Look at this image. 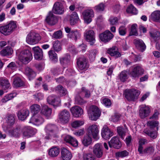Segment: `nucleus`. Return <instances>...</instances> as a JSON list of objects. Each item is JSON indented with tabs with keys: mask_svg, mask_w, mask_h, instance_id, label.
Segmentation results:
<instances>
[{
	"mask_svg": "<svg viewBox=\"0 0 160 160\" xmlns=\"http://www.w3.org/2000/svg\"><path fill=\"white\" fill-rule=\"evenodd\" d=\"M34 52V56L36 60H40L42 58L43 52L42 49L38 46L32 48Z\"/></svg>",
	"mask_w": 160,
	"mask_h": 160,
	"instance_id": "26",
	"label": "nucleus"
},
{
	"mask_svg": "<svg viewBox=\"0 0 160 160\" xmlns=\"http://www.w3.org/2000/svg\"><path fill=\"white\" fill-rule=\"evenodd\" d=\"M117 132L121 138L123 139L125 135L126 129L120 126L117 128Z\"/></svg>",
	"mask_w": 160,
	"mask_h": 160,
	"instance_id": "48",
	"label": "nucleus"
},
{
	"mask_svg": "<svg viewBox=\"0 0 160 160\" xmlns=\"http://www.w3.org/2000/svg\"><path fill=\"white\" fill-rule=\"evenodd\" d=\"M16 95L17 94L16 93H10L4 96L2 99V102L5 103L13 98L16 96Z\"/></svg>",
	"mask_w": 160,
	"mask_h": 160,
	"instance_id": "46",
	"label": "nucleus"
},
{
	"mask_svg": "<svg viewBox=\"0 0 160 160\" xmlns=\"http://www.w3.org/2000/svg\"><path fill=\"white\" fill-rule=\"evenodd\" d=\"M107 53L111 56H113L116 58H118L121 56V53L118 51V48L116 47H113L108 49Z\"/></svg>",
	"mask_w": 160,
	"mask_h": 160,
	"instance_id": "29",
	"label": "nucleus"
},
{
	"mask_svg": "<svg viewBox=\"0 0 160 160\" xmlns=\"http://www.w3.org/2000/svg\"><path fill=\"white\" fill-rule=\"evenodd\" d=\"M75 101L76 103L78 104L82 105L86 103V101L79 95H77L75 98Z\"/></svg>",
	"mask_w": 160,
	"mask_h": 160,
	"instance_id": "57",
	"label": "nucleus"
},
{
	"mask_svg": "<svg viewBox=\"0 0 160 160\" xmlns=\"http://www.w3.org/2000/svg\"><path fill=\"white\" fill-rule=\"evenodd\" d=\"M139 94V92L135 89L126 90L124 93L125 98L129 101H134L137 99Z\"/></svg>",
	"mask_w": 160,
	"mask_h": 160,
	"instance_id": "7",
	"label": "nucleus"
},
{
	"mask_svg": "<svg viewBox=\"0 0 160 160\" xmlns=\"http://www.w3.org/2000/svg\"><path fill=\"white\" fill-rule=\"evenodd\" d=\"M30 108L32 112L35 114L39 112L41 107L39 105L34 104L30 107Z\"/></svg>",
	"mask_w": 160,
	"mask_h": 160,
	"instance_id": "50",
	"label": "nucleus"
},
{
	"mask_svg": "<svg viewBox=\"0 0 160 160\" xmlns=\"http://www.w3.org/2000/svg\"><path fill=\"white\" fill-rule=\"evenodd\" d=\"M99 130L98 127L96 124H92L89 126L88 128V135L92 136L93 138L95 139H98V135Z\"/></svg>",
	"mask_w": 160,
	"mask_h": 160,
	"instance_id": "10",
	"label": "nucleus"
},
{
	"mask_svg": "<svg viewBox=\"0 0 160 160\" xmlns=\"http://www.w3.org/2000/svg\"><path fill=\"white\" fill-rule=\"evenodd\" d=\"M17 27L16 22L11 21L7 25L0 27V32L5 36L9 35L13 32Z\"/></svg>",
	"mask_w": 160,
	"mask_h": 160,
	"instance_id": "2",
	"label": "nucleus"
},
{
	"mask_svg": "<svg viewBox=\"0 0 160 160\" xmlns=\"http://www.w3.org/2000/svg\"><path fill=\"white\" fill-rule=\"evenodd\" d=\"M109 146L110 148L113 147L118 149L121 147V144L118 137H114L112 138L111 140L108 142Z\"/></svg>",
	"mask_w": 160,
	"mask_h": 160,
	"instance_id": "22",
	"label": "nucleus"
},
{
	"mask_svg": "<svg viewBox=\"0 0 160 160\" xmlns=\"http://www.w3.org/2000/svg\"><path fill=\"white\" fill-rule=\"evenodd\" d=\"M25 73L28 77L30 80L34 78L36 75L35 71L29 67H27L25 68Z\"/></svg>",
	"mask_w": 160,
	"mask_h": 160,
	"instance_id": "33",
	"label": "nucleus"
},
{
	"mask_svg": "<svg viewBox=\"0 0 160 160\" xmlns=\"http://www.w3.org/2000/svg\"><path fill=\"white\" fill-rule=\"evenodd\" d=\"M60 152L59 149L56 147H53L50 148L48 152L49 156L52 158L57 157Z\"/></svg>",
	"mask_w": 160,
	"mask_h": 160,
	"instance_id": "35",
	"label": "nucleus"
},
{
	"mask_svg": "<svg viewBox=\"0 0 160 160\" xmlns=\"http://www.w3.org/2000/svg\"><path fill=\"white\" fill-rule=\"evenodd\" d=\"M77 64L79 69L86 70L89 67L88 60L84 57H79L77 59Z\"/></svg>",
	"mask_w": 160,
	"mask_h": 160,
	"instance_id": "9",
	"label": "nucleus"
},
{
	"mask_svg": "<svg viewBox=\"0 0 160 160\" xmlns=\"http://www.w3.org/2000/svg\"><path fill=\"white\" fill-rule=\"evenodd\" d=\"M82 142L84 146H88L92 142V138L89 135L84 136L82 140Z\"/></svg>",
	"mask_w": 160,
	"mask_h": 160,
	"instance_id": "40",
	"label": "nucleus"
},
{
	"mask_svg": "<svg viewBox=\"0 0 160 160\" xmlns=\"http://www.w3.org/2000/svg\"><path fill=\"white\" fill-rule=\"evenodd\" d=\"M144 72V70L142 67L137 66L134 67L132 69L130 72V75L133 78H138L143 74Z\"/></svg>",
	"mask_w": 160,
	"mask_h": 160,
	"instance_id": "14",
	"label": "nucleus"
},
{
	"mask_svg": "<svg viewBox=\"0 0 160 160\" xmlns=\"http://www.w3.org/2000/svg\"><path fill=\"white\" fill-rule=\"evenodd\" d=\"M79 18L77 12H73L71 14L70 19L71 25H74L79 20Z\"/></svg>",
	"mask_w": 160,
	"mask_h": 160,
	"instance_id": "43",
	"label": "nucleus"
},
{
	"mask_svg": "<svg viewBox=\"0 0 160 160\" xmlns=\"http://www.w3.org/2000/svg\"><path fill=\"white\" fill-rule=\"evenodd\" d=\"M126 11L128 13L134 14H136L138 13L137 10L132 5H130L127 8Z\"/></svg>",
	"mask_w": 160,
	"mask_h": 160,
	"instance_id": "53",
	"label": "nucleus"
},
{
	"mask_svg": "<svg viewBox=\"0 0 160 160\" xmlns=\"http://www.w3.org/2000/svg\"><path fill=\"white\" fill-rule=\"evenodd\" d=\"M101 135L103 138L108 139L113 135V133L106 125H104L101 130Z\"/></svg>",
	"mask_w": 160,
	"mask_h": 160,
	"instance_id": "19",
	"label": "nucleus"
},
{
	"mask_svg": "<svg viewBox=\"0 0 160 160\" xmlns=\"http://www.w3.org/2000/svg\"><path fill=\"white\" fill-rule=\"evenodd\" d=\"M119 78L122 82H125L128 78V72L125 70L122 71L119 74Z\"/></svg>",
	"mask_w": 160,
	"mask_h": 160,
	"instance_id": "51",
	"label": "nucleus"
},
{
	"mask_svg": "<svg viewBox=\"0 0 160 160\" xmlns=\"http://www.w3.org/2000/svg\"><path fill=\"white\" fill-rule=\"evenodd\" d=\"M84 36L86 40L89 42L91 45H93L95 42V35L92 30H86Z\"/></svg>",
	"mask_w": 160,
	"mask_h": 160,
	"instance_id": "11",
	"label": "nucleus"
},
{
	"mask_svg": "<svg viewBox=\"0 0 160 160\" xmlns=\"http://www.w3.org/2000/svg\"><path fill=\"white\" fill-rule=\"evenodd\" d=\"M0 85L4 90L9 88L10 86L9 81L6 78L4 77L0 78Z\"/></svg>",
	"mask_w": 160,
	"mask_h": 160,
	"instance_id": "31",
	"label": "nucleus"
},
{
	"mask_svg": "<svg viewBox=\"0 0 160 160\" xmlns=\"http://www.w3.org/2000/svg\"><path fill=\"white\" fill-rule=\"evenodd\" d=\"M134 43L136 47L142 52H143L146 48V46L143 41L140 39H135Z\"/></svg>",
	"mask_w": 160,
	"mask_h": 160,
	"instance_id": "32",
	"label": "nucleus"
},
{
	"mask_svg": "<svg viewBox=\"0 0 160 160\" xmlns=\"http://www.w3.org/2000/svg\"><path fill=\"white\" fill-rule=\"evenodd\" d=\"M15 116L12 114H8L6 117V122L7 124L9 127L13 126L15 122Z\"/></svg>",
	"mask_w": 160,
	"mask_h": 160,
	"instance_id": "34",
	"label": "nucleus"
},
{
	"mask_svg": "<svg viewBox=\"0 0 160 160\" xmlns=\"http://www.w3.org/2000/svg\"><path fill=\"white\" fill-rule=\"evenodd\" d=\"M98 52L96 49H92L89 52L88 58L91 61L94 60Z\"/></svg>",
	"mask_w": 160,
	"mask_h": 160,
	"instance_id": "49",
	"label": "nucleus"
},
{
	"mask_svg": "<svg viewBox=\"0 0 160 160\" xmlns=\"http://www.w3.org/2000/svg\"><path fill=\"white\" fill-rule=\"evenodd\" d=\"M116 155L117 156L122 158L128 156V152L126 150H124L116 152Z\"/></svg>",
	"mask_w": 160,
	"mask_h": 160,
	"instance_id": "59",
	"label": "nucleus"
},
{
	"mask_svg": "<svg viewBox=\"0 0 160 160\" xmlns=\"http://www.w3.org/2000/svg\"><path fill=\"white\" fill-rule=\"evenodd\" d=\"M44 121L43 118L40 115H33L30 119V122L37 126L42 124Z\"/></svg>",
	"mask_w": 160,
	"mask_h": 160,
	"instance_id": "24",
	"label": "nucleus"
},
{
	"mask_svg": "<svg viewBox=\"0 0 160 160\" xmlns=\"http://www.w3.org/2000/svg\"><path fill=\"white\" fill-rule=\"evenodd\" d=\"M113 35L109 30H106L99 35L100 39L102 42H107L112 39Z\"/></svg>",
	"mask_w": 160,
	"mask_h": 160,
	"instance_id": "17",
	"label": "nucleus"
},
{
	"mask_svg": "<svg viewBox=\"0 0 160 160\" xmlns=\"http://www.w3.org/2000/svg\"><path fill=\"white\" fill-rule=\"evenodd\" d=\"M29 112L28 110L22 109L18 112L17 116L20 120H23L29 115Z\"/></svg>",
	"mask_w": 160,
	"mask_h": 160,
	"instance_id": "30",
	"label": "nucleus"
},
{
	"mask_svg": "<svg viewBox=\"0 0 160 160\" xmlns=\"http://www.w3.org/2000/svg\"><path fill=\"white\" fill-rule=\"evenodd\" d=\"M84 122L82 121H76L73 122L71 124L72 126L76 128L82 125Z\"/></svg>",
	"mask_w": 160,
	"mask_h": 160,
	"instance_id": "61",
	"label": "nucleus"
},
{
	"mask_svg": "<svg viewBox=\"0 0 160 160\" xmlns=\"http://www.w3.org/2000/svg\"><path fill=\"white\" fill-rule=\"evenodd\" d=\"M2 128L5 132H8L11 137H18L20 135L21 133V127L19 126H16L15 127L10 129V127L7 125L3 124L2 125Z\"/></svg>",
	"mask_w": 160,
	"mask_h": 160,
	"instance_id": "4",
	"label": "nucleus"
},
{
	"mask_svg": "<svg viewBox=\"0 0 160 160\" xmlns=\"http://www.w3.org/2000/svg\"><path fill=\"white\" fill-rule=\"evenodd\" d=\"M52 45L54 51L58 52L61 50V44L60 42L58 40L53 42Z\"/></svg>",
	"mask_w": 160,
	"mask_h": 160,
	"instance_id": "45",
	"label": "nucleus"
},
{
	"mask_svg": "<svg viewBox=\"0 0 160 160\" xmlns=\"http://www.w3.org/2000/svg\"><path fill=\"white\" fill-rule=\"evenodd\" d=\"M110 24L112 25H116L118 23V19L116 17H111L109 19Z\"/></svg>",
	"mask_w": 160,
	"mask_h": 160,
	"instance_id": "63",
	"label": "nucleus"
},
{
	"mask_svg": "<svg viewBox=\"0 0 160 160\" xmlns=\"http://www.w3.org/2000/svg\"><path fill=\"white\" fill-rule=\"evenodd\" d=\"M154 151V147L152 146L148 147L144 150V153L148 154L152 153Z\"/></svg>",
	"mask_w": 160,
	"mask_h": 160,
	"instance_id": "62",
	"label": "nucleus"
},
{
	"mask_svg": "<svg viewBox=\"0 0 160 160\" xmlns=\"http://www.w3.org/2000/svg\"><path fill=\"white\" fill-rule=\"evenodd\" d=\"M72 115L75 117L78 118L83 114V109L80 107L75 106L72 107L70 109Z\"/></svg>",
	"mask_w": 160,
	"mask_h": 160,
	"instance_id": "20",
	"label": "nucleus"
},
{
	"mask_svg": "<svg viewBox=\"0 0 160 160\" xmlns=\"http://www.w3.org/2000/svg\"><path fill=\"white\" fill-rule=\"evenodd\" d=\"M89 118L92 120L95 121L100 115V111L95 106L92 105L88 110Z\"/></svg>",
	"mask_w": 160,
	"mask_h": 160,
	"instance_id": "5",
	"label": "nucleus"
},
{
	"mask_svg": "<svg viewBox=\"0 0 160 160\" xmlns=\"http://www.w3.org/2000/svg\"><path fill=\"white\" fill-rule=\"evenodd\" d=\"M18 58L22 63L27 64L32 60V56L29 50L24 49L20 52Z\"/></svg>",
	"mask_w": 160,
	"mask_h": 160,
	"instance_id": "3",
	"label": "nucleus"
},
{
	"mask_svg": "<svg viewBox=\"0 0 160 160\" xmlns=\"http://www.w3.org/2000/svg\"><path fill=\"white\" fill-rule=\"evenodd\" d=\"M120 117L121 115L120 114L116 113L114 115L112 116L110 119V121L113 122H116L119 120Z\"/></svg>",
	"mask_w": 160,
	"mask_h": 160,
	"instance_id": "60",
	"label": "nucleus"
},
{
	"mask_svg": "<svg viewBox=\"0 0 160 160\" xmlns=\"http://www.w3.org/2000/svg\"><path fill=\"white\" fill-rule=\"evenodd\" d=\"M83 160H94L95 158L92 153H84L83 155Z\"/></svg>",
	"mask_w": 160,
	"mask_h": 160,
	"instance_id": "55",
	"label": "nucleus"
},
{
	"mask_svg": "<svg viewBox=\"0 0 160 160\" xmlns=\"http://www.w3.org/2000/svg\"><path fill=\"white\" fill-rule=\"evenodd\" d=\"M70 56L67 54L64 57L60 58V64L63 67H64L68 65L70 62Z\"/></svg>",
	"mask_w": 160,
	"mask_h": 160,
	"instance_id": "36",
	"label": "nucleus"
},
{
	"mask_svg": "<svg viewBox=\"0 0 160 160\" xmlns=\"http://www.w3.org/2000/svg\"><path fill=\"white\" fill-rule=\"evenodd\" d=\"M41 113L47 117H49L52 113V110L48 106L45 105L43 106L41 111Z\"/></svg>",
	"mask_w": 160,
	"mask_h": 160,
	"instance_id": "38",
	"label": "nucleus"
},
{
	"mask_svg": "<svg viewBox=\"0 0 160 160\" xmlns=\"http://www.w3.org/2000/svg\"><path fill=\"white\" fill-rule=\"evenodd\" d=\"M17 27L16 22L11 21L7 25L0 27V32L5 36L9 35L13 32Z\"/></svg>",
	"mask_w": 160,
	"mask_h": 160,
	"instance_id": "1",
	"label": "nucleus"
},
{
	"mask_svg": "<svg viewBox=\"0 0 160 160\" xmlns=\"http://www.w3.org/2000/svg\"><path fill=\"white\" fill-rule=\"evenodd\" d=\"M58 116L59 120L61 122L66 123L69 121L70 113L68 110L64 109L60 112Z\"/></svg>",
	"mask_w": 160,
	"mask_h": 160,
	"instance_id": "12",
	"label": "nucleus"
},
{
	"mask_svg": "<svg viewBox=\"0 0 160 160\" xmlns=\"http://www.w3.org/2000/svg\"><path fill=\"white\" fill-rule=\"evenodd\" d=\"M13 85L14 87L17 88L23 86L24 83L19 78L16 77L14 79Z\"/></svg>",
	"mask_w": 160,
	"mask_h": 160,
	"instance_id": "42",
	"label": "nucleus"
},
{
	"mask_svg": "<svg viewBox=\"0 0 160 160\" xmlns=\"http://www.w3.org/2000/svg\"><path fill=\"white\" fill-rule=\"evenodd\" d=\"M137 25L136 24H133L132 25L131 30L130 33V35L137 36L138 35L137 31Z\"/></svg>",
	"mask_w": 160,
	"mask_h": 160,
	"instance_id": "56",
	"label": "nucleus"
},
{
	"mask_svg": "<svg viewBox=\"0 0 160 160\" xmlns=\"http://www.w3.org/2000/svg\"><path fill=\"white\" fill-rule=\"evenodd\" d=\"M158 122L157 121H149L147 122V126H149L151 129H153L156 127V130H158Z\"/></svg>",
	"mask_w": 160,
	"mask_h": 160,
	"instance_id": "52",
	"label": "nucleus"
},
{
	"mask_svg": "<svg viewBox=\"0 0 160 160\" xmlns=\"http://www.w3.org/2000/svg\"><path fill=\"white\" fill-rule=\"evenodd\" d=\"M150 18L155 22L160 21V11H155L152 12L150 15Z\"/></svg>",
	"mask_w": 160,
	"mask_h": 160,
	"instance_id": "39",
	"label": "nucleus"
},
{
	"mask_svg": "<svg viewBox=\"0 0 160 160\" xmlns=\"http://www.w3.org/2000/svg\"><path fill=\"white\" fill-rule=\"evenodd\" d=\"M105 5L103 3H101L94 7V9L98 12L102 11L104 10Z\"/></svg>",
	"mask_w": 160,
	"mask_h": 160,
	"instance_id": "58",
	"label": "nucleus"
},
{
	"mask_svg": "<svg viewBox=\"0 0 160 160\" xmlns=\"http://www.w3.org/2000/svg\"><path fill=\"white\" fill-rule=\"evenodd\" d=\"M143 132L153 139L156 138L157 136V132L155 131H150L147 129H145Z\"/></svg>",
	"mask_w": 160,
	"mask_h": 160,
	"instance_id": "47",
	"label": "nucleus"
},
{
	"mask_svg": "<svg viewBox=\"0 0 160 160\" xmlns=\"http://www.w3.org/2000/svg\"><path fill=\"white\" fill-rule=\"evenodd\" d=\"M40 39L41 38L39 34L35 32H31L27 36L26 41L28 43L33 45L38 43Z\"/></svg>",
	"mask_w": 160,
	"mask_h": 160,
	"instance_id": "6",
	"label": "nucleus"
},
{
	"mask_svg": "<svg viewBox=\"0 0 160 160\" xmlns=\"http://www.w3.org/2000/svg\"><path fill=\"white\" fill-rule=\"evenodd\" d=\"M22 132L24 136L29 138L35 135L37 132L36 129L29 126L23 127Z\"/></svg>",
	"mask_w": 160,
	"mask_h": 160,
	"instance_id": "15",
	"label": "nucleus"
},
{
	"mask_svg": "<svg viewBox=\"0 0 160 160\" xmlns=\"http://www.w3.org/2000/svg\"><path fill=\"white\" fill-rule=\"evenodd\" d=\"M46 132L49 135L45 137L46 139H49L50 138L51 136L54 137L56 136V134L58 131V129L57 127L52 124H48L45 128Z\"/></svg>",
	"mask_w": 160,
	"mask_h": 160,
	"instance_id": "8",
	"label": "nucleus"
},
{
	"mask_svg": "<svg viewBox=\"0 0 160 160\" xmlns=\"http://www.w3.org/2000/svg\"><path fill=\"white\" fill-rule=\"evenodd\" d=\"M55 90L58 91L62 95H66L67 92L66 89L61 85H58L56 87Z\"/></svg>",
	"mask_w": 160,
	"mask_h": 160,
	"instance_id": "54",
	"label": "nucleus"
},
{
	"mask_svg": "<svg viewBox=\"0 0 160 160\" xmlns=\"http://www.w3.org/2000/svg\"><path fill=\"white\" fill-rule=\"evenodd\" d=\"M50 59L53 62L56 63L58 61V58L57 54L55 51L53 50H50L48 52Z\"/></svg>",
	"mask_w": 160,
	"mask_h": 160,
	"instance_id": "41",
	"label": "nucleus"
},
{
	"mask_svg": "<svg viewBox=\"0 0 160 160\" xmlns=\"http://www.w3.org/2000/svg\"><path fill=\"white\" fill-rule=\"evenodd\" d=\"M150 112V108L148 106L142 105L139 111V116L141 118H144L149 115Z\"/></svg>",
	"mask_w": 160,
	"mask_h": 160,
	"instance_id": "23",
	"label": "nucleus"
},
{
	"mask_svg": "<svg viewBox=\"0 0 160 160\" xmlns=\"http://www.w3.org/2000/svg\"><path fill=\"white\" fill-rule=\"evenodd\" d=\"M93 154L98 158H101L103 154V147L100 143L95 144L93 148Z\"/></svg>",
	"mask_w": 160,
	"mask_h": 160,
	"instance_id": "18",
	"label": "nucleus"
},
{
	"mask_svg": "<svg viewBox=\"0 0 160 160\" xmlns=\"http://www.w3.org/2000/svg\"><path fill=\"white\" fill-rule=\"evenodd\" d=\"M61 154L62 160H70L72 157L71 152L65 148L62 149Z\"/></svg>",
	"mask_w": 160,
	"mask_h": 160,
	"instance_id": "27",
	"label": "nucleus"
},
{
	"mask_svg": "<svg viewBox=\"0 0 160 160\" xmlns=\"http://www.w3.org/2000/svg\"><path fill=\"white\" fill-rule=\"evenodd\" d=\"M82 15L85 22L88 24L92 21V19L94 16V13L92 9H88L83 12Z\"/></svg>",
	"mask_w": 160,
	"mask_h": 160,
	"instance_id": "13",
	"label": "nucleus"
},
{
	"mask_svg": "<svg viewBox=\"0 0 160 160\" xmlns=\"http://www.w3.org/2000/svg\"><path fill=\"white\" fill-rule=\"evenodd\" d=\"M45 20L49 24L53 25L57 22L58 18L56 16L54 15L52 11H50Z\"/></svg>",
	"mask_w": 160,
	"mask_h": 160,
	"instance_id": "21",
	"label": "nucleus"
},
{
	"mask_svg": "<svg viewBox=\"0 0 160 160\" xmlns=\"http://www.w3.org/2000/svg\"><path fill=\"white\" fill-rule=\"evenodd\" d=\"M47 100L49 104L53 106H57L60 103L59 98L53 95L49 96Z\"/></svg>",
	"mask_w": 160,
	"mask_h": 160,
	"instance_id": "28",
	"label": "nucleus"
},
{
	"mask_svg": "<svg viewBox=\"0 0 160 160\" xmlns=\"http://www.w3.org/2000/svg\"><path fill=\"white\" fill-rule=\"evenodd\" d=\"M12 50L10 47H7L2 50L0 52V54L2 56H5L11 54L12 53Z\"/></svg>",
	"mask_w": 160,
	"mask_h": 160,
	"instance_id": "44",
	"label": "nucleus"
},
{
	"mask_svg": "<svg viewBox=\"0 0 160 160\" xmlns=\"http://www.w3.org/2000/svg\"><path fill=\"white\" fill-rule=\"evenodd\" d=\"M68 38L76 41L79 39L81 36L80 33L77 30H72L68 35Z\"/></svg>",
	"mask_w": 160,
	"mask_h": 160,
	"instance_id": "37",
	"label": "nucleus"
},
{
	"mask_svg": "<svg viewBox=\"0 0 160 160\" xmlns=\"http://www.w3.org/2000/svg\"><path fill=\"white\" fill-rule=\"evenodd\" d=\"M64 141L66 142L74 147H77L78 145V141L72 136L69 135H66L63 138Z\"/></svg>",
	"mask_w": 160,
	"mask_h": 160,
	"instance_id": "25",
	"label": "nucleus"
},
{
	"mask_svg": "<svg viewBox=\"0 0 160 160\" xmlns=\"http://www.w3.org/2000/svg\"><path fill=\"white\" fill-rule=\"evenodd\" d=\"M52 12L56 14H62L64 12V8L62 4L57 2L54 4L52 9Z\"/></svg>",
	"mask_w": 160,
	"mask_h": 160,
	"instance_id": "16",
	"label": "nucleus"
},
{
	"mask_svg": "<svg viewBox=\"0 0 160 160\" xmlns=\"http://www.w3.org/2000/svg\"><path fill=\"white\" fill-rule=\"evenodd\" d=\"M52 37L55 38H60L62 37V33L61 31H58L54 32Z\"/></svg>",
	"mask_w": 160,
	"mask_h": 160,
	"instance_id": "64",
	"label": "nucleus"
}]
</instances>
